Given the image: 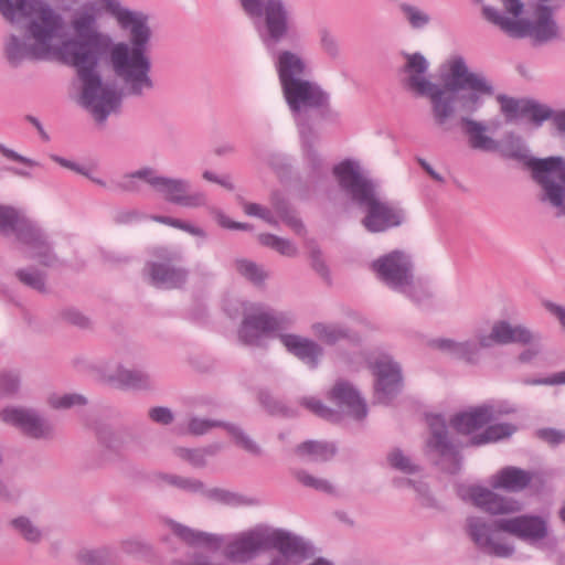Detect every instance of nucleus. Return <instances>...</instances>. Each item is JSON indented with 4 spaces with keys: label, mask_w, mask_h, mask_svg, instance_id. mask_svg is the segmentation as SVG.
I'll return each mask as SVG.
<instances>
[{
    "label": "nucleus",
    "mask_w": 565,
    "mask_h": 565,
    "mask_svg": "<svg viewBox=\"0 0 565 565\" xmlns=\"http://www.w3.org/2000/svg\"><path fill=\"white\" fill-rule=\"evenodd\" d=\"M102 1L120 28L129 30V42L114 43L109 34L100 32L97 9L86 3L74 13L73 35L60 47L62 60L76 70L82 84L81 104L98 122L120 108L124 96L141 97L154 87L148 15L122 8L118 0Z\"/></svg>",
    "instance_id": "nucleus-1"
},
{
    "label": "nucleus",
    "mask_w": 565,
    "mask_h": 565,
    "mask_svg": "<svg viewBox=\"0 0 565 565\" xmlns=\"http://www.w3.org/2000/svg\"><path fill=\"white\" fill-rule=\"evenodd\" d=\"M405 58L401 73L403 86L416 96L428 97L431 115L438 127H444L454 117L456 106L466 114L476 113L481 104V96H493L494 86L481 73L471 72L463 57L457 56L450 63L449 75L440 86L426 77L429 62L419 52H403Z\"/></svg>",
    "instance_id": "nucleus-2"
},
{
    "label": "nucleus",
    "mask_w": 565,
    "mask_h": 565,
    "mask_svg": "<svg viewBox=\"0 0 565 565\" xmlns=\"http://www.w3.org/2000/svg\"><path fill=\"white\" fill-rule=\"evenodd\" d=\"M340 189L361 209L365 210L362 225L370 233H381L399 226L405 220L403 209L377 196L376 184L360 171L358 164L347 159L333 167Z\"/></svg>",
    "instance_id": "nucleus-3"
},
{
    "label": "nucleus",
    "mask_w": 565,
    "mask_h": 565,
    "mask_svg": "<svg viewBox=\"0 0 565 565\" xmlns=\"http://www.w3.org/2000/svg\"><path fill=\"white\" fill-rule=\"evenodd\" d=\"M35 0H14V10L24 17L39 12L36 19L30 20L21 32L25 39H32L28 44L18 35L11 34L4 42V55L12 66H18L24 60L41 61L52 53V42L62 29V18L49 6L38 9Z\"/></svg>",
    "instance_id": "nucleus-4"
},
{
    "label": "nucleus",
    "mask_w": 565,
    "mask_h": 565,
    "mask_svg": "<svg viewBox=\"0 0 565 565\" xmlns=\"http://www.w3.org/2000/svg\"><path fill=\"white\" fill-rule=\"evenodd\" d=\"M565 6V0H537L532 19H510L491 6L482 7V17L512 39L530 38L533 45H543L562 38L555 13Z\"/></svg>",
    "instance_id": "nucleus-5"
},
{
    "label": "nucleus",
    "mask_w": 565,
    "mask_h": 565,
    "mask_svg": "<svg viewBox=\"0 0 565 565\" xmlns=\"http://www.w3.org/2000/svg\"><path fill=\"white\" fill-rule=\"evenodd\" d=\"M502 157L524 163L542 193L540 200L565 214V159L562 157L534 158L521 137L509 135L500 149Z\"/></svg>",
    "instance_id": "nucleus-6"
},
{
    "label": "nucleus",
    "mask_w": 565,
    "mask_h": 565,
    "mask_svg": "<svg viewBox=\"0 0 565 565\" xmlns=\"http://www.w3.org/2000/svg\"><path fill=\"white\" fill-rule=\"evenodd\" d=\"M495 420L494 406L482 404L451 416L450 427L460 435H471L466 446L479 447L511 437L518 427L510 423L489 425Z\"/></svg>",
    "instance_id": "nucleus-7"
},
{
    "label": "nucleus",
    "mask_w": 565,
    "mask_h": 565,
    "mask_svg": "<svg viewBox=\"0 0 565 565\" xmlns=\"http://www.w3.org/2000/svg\"><path fill=\"white\" fill-rule=\"evenodd\" d=\"M427 424L428 435L423 447L424 456L441 471L450 475L458 473L462 462V445L452 437L441 415L428 416Z\"/></svg>",
    "instance_id": "nucleus-8"
},
{
    "label": "nucleus",
    "mask_w": 565,
    "mask_h": 565,
    "mask_svg": "<svg viewBox=\"0 0 565 565\" xmlns=\"http://www.w3.org/2000/svg\"><path fill=\"white\" fill-rule=\"evenodd\" d=\"M266 550L265 531L255 530L230 542L224 550V558H214L195 552L185 559L173 558L169 565H228V562L244 564Z\"/></svg>",
    "instance_id": "nucleus-9"
},
{
    "label": "nucleus",
    "mask_w": 565,
    "mask_h": 565,
    "mask_svg": "<svg viewBox=\"0 0 565 565\" xmlns=\"http://www.w3.org/2000/svg\"><path fill=\"white\" fill-rule=\"evenodd\" d=\"M281 92L294 119L301 127L300 129L310 127L306 124L308 111L316 110L324 115L331 109L330 94L317 82L302 78L281 88Z\"/></svg>",
    "instance_id": "nucleus-10"
},
{
    "label": "nucleus",
    "mask_w": 565,
    "mask_h": 565,
    "mask_svg": "<svg viewBox=\"0 0 565 565\" xmlns=\"http://www.w3.org/2000/svg\"><path fill=\"white\" fill-rule=\"evenodd\" d=\"M292 319L285 312L271 309L246 313L238 329V339L245 345L259 347L263 338L287 329Z\"/></svg>",
    "instance_id": "nucleus-11"
},
{
    "label": "nucleus",
    "mask_w": 565,
    "mask_h": 565,
    "mask_svg": "<svg viewBox=\"0 0 565 565\" xmlns=\"http://www.w3.org/2000/svg\"><path fill=\"white\" fill-rule=\"evenodd\" d=\"M498 523L499 520L487 521L481 516H468L465 530L482 553L498 558H509L514 554L515 548L501 540L499 532L502 531Z\"/></svg>",
    "instance_id": "nucleus-12"
},
{
    "label": "nucleus",
    "mask_w": 565,
    "mask_h": 565,
    "mask_svg": "<svg viewBox=\"0 0 565 565\" xmlns=\"http://www.w3.org/2000/svg\"><path fill=\"white\" fill-rule=\"evenodd\" d=\"M153 255L159 260L146 265L151 284L168 289L181 288L186 282L189 271L174 264L181 259L180 253L157 247L153 249Z\"/></svg>",
    "instance_id": "nucleus-13"
},
{
    "label": "nucleus",
    "mask_w": 565,
    "mask_h": 565,
    "mask_svg": "<svg viewBox=\"0 0 565 565\" xmlns=\"http://www.w3.org/2000/svg\"><path fill=\"white\" fill-rule=\"evenodd\" d=\"M374 403L390 405L401 393L404 379L401 365L390 356H382L372 364Z\"/></svg>",
    "instance_id": "nucleus-14"
},
{
    "label": "nucleus",
    "mask_w": 565,
    "mask_h": 565,
    "mask_svg": "<svg viewBox=\"0 0 565 565\" xmlns=\"http://www.w3.org/2000/svg\"><path fill=\"white\" fill-rule=\"evenodd\" d=\"M151 188L167 202L179 206L195 209L207 205L206 194L191 191V182L186 179L158 175L154 171Z\"/></svg>",
    "instance_id": "nucleus-15"
},
{
    "label": "nucleus",
    "mask_w": 565,
    "mask_h": 565,
    "mask_svg": "<svg viewBox=\"0 0 565 565\" xmlns=\"http://www.w3.org/2000/svg\"><path fill=\"white\" fill-rule=\"evenodd\" d=\"M372 268L382 281L401 292H405L407 284L413 279V264L399 250H394L374 260Z\"/></svg>",
    "instance_id": "nucleus-16"
},
{
    "label": "nucleus",
    "mask_w": 565,
    "mask_h": 565,
    "mask_svg": "<svg viewBox=\"0 0 565 565\" xmlns=\"http://www.w3.org/2000/svg\"><path fill=\"white\" fill-rule=\"evenodd\" d=\"M263 30L258 28L259 35L267 47L278 44L289 30V11L282 0H266L262 7Z\"/></svg>",
    "instance_id": "nucleus-17"
},
{
    "label": "nucleus",
    "mask_w": 565,
    "mask_h": 565,
    "mask_svg": "<svg viewBox=\"0 0 565 565\" xmlns=\"http://www.w3.org/2000/svg\"><path fill=\"white\" fill-rule=\"evenodd\" d=\"M502 532L513 535L527 543L544 540L547 534V522L540 515L522 514L509 519H499Z\"/></svg>",
    "instance_id": "nucleus-18"
},
{
    "label": "nucleus",
    "mask_w": 565,
    "mask_h": 565,
    "mask_svg": "<svg viewBox=\"0 0 565 565\" xmlns=\"http://www.w3.org/2000/svg\"><path fill=\"white\" fill-rule=\"evenodd\" d=\"M1 418L31 438L46 439L53 435L52 425L32 409L6 408L1 412Z\"/></svg>",
    "instance_id": "nucleus-19"
},
{
    "label": "nucleus",
    "mask_w": 565,
    "mask_h": 565,
    "mask_svg": "<svg viewBox=\"0 0 565 565\" xmlns=\"http://www.w3.org/2000/svg\"><path fill=\"white\" fill-rule=\"evenodd\" d=\"M540 340L530 329L522 324L513 326L507 320L495 321L488 335L479 337V344L482 348H490L497 344L516 343L522 345L531 344Z\"/></svg>",
    "instance_id": "nucleus-20"
},
{
    "label": "nucleus",
    "mask_w": 565,
    "mask_h": 565,
    "mask_svg": "<svg viewBox=\"0 0 565 565\" xmlns=\"http://www.w3.org/2000/svg\"><path fill=\"white\" fill-rule=\"evenodd\" d=\"M267 550L275 548L280 555L305 561L315 555L313 546L301 536L284 530L265 531Z\"/></svg>",
    "instance_id": "nucleus-21"
},
{
    "label": "nucleus",
    "mask_w": 565,
    "mask_h": 565,
    "mask_svg": "<svg viewBox=\"0 0 565 565\" xmlns=\"http://www.w3.org/2000/svg\"><path fill=\"white\" fill-rule=\"evenodd\" d=\"M469 495L476 507L492 515L514 513L522 509L518 500L502 497L488 488L471 487Z\"/></svg>",
    "instance_id": "nucleus-22"
},
{
    "label": "nucleus",
    "mask_w": 565,
    "mask_h": 565,
    "mask_svg": "<svg viewBox=\"0 0 565 565\" xmlns=\"http://www.w3.org/2000/svg\"><path fill=\"white\" fill-rule=\"evenodd\" d=\"M329 399L348 415L362 420L367 415V406L358 390L347 381H338L329 393Z\"/></svg>",
    "instance_id": "nucleus-23"
},
{
    "label": "nucleus",
    "mask_w": 565,
    "mask_h": 565,
    "mask_svg": "<svg viewBox=\"0 0 565 565\" xmlns=\"http://www.w3.org/2000/svg\"><path fill=\"white\" fill-rule=\"evenodd\" d=\"M172 534L163 536L161 543L168 553H178L184 545H211L215 539L204 532L194 531L180 523H171Z\"/></svg>",
    "instance_id": "nucleus-24"
},
{
    "label": "nucleus",
    "mask_w": 565,
    "mask_h": 565,
    "mask_svg": "<svg viewBox=\"0 0 565 565\" xmlns=\"http://www.w3.org/2000/svg\"><path fill=\"white\" fill-rule=\"evenodd\" d=\"M275 66L281 88L302 79L308 73V65L305 60L288 50L280 51L277 54Z\"/></svg>",
    "instance_id": "nucleus-25"
},
{
    "label": "nucleus",
    "mask_w": 565,
    "mask_h": 565,
    "mask_svg": "<svg viewBox=\"0 0 565 565\" xmlns=\"http://www.w3.org/2000/svg\"><path fill=\"white\" fill-rule=\"evenodd\" d=\"M286 350L310 367L318 365L323 349L313 340L297 334H278Z\"/></svg>",
    "instance_id": "nucleus-26"
},
{
    "label": "nucleus",
    "mask_w": 565,
    "mask_h": 565,
    "mask_svg": "<svg viewBox=\"0 0 565 565\" xmlns=\"http://www.w3.org/2000/svg\"><path fill=\"white\" fill-rule=\"evenodd\" d=\"M35 225L20 210L0 204V235H14L19 242H22Z\"/></svg>",
    "instance_id": "nucleus-27"
},
{
    "label": "nucleus",
    "mask_w": 565,
    "mask_h": 565,
    "mask_svg": "<svg viewBox=\"0 0 565 565\" xmlns=\"http://www.w3.org/2000/svg\"><path fill=\"white\" fill-rule=\"evenodd\" d=\"M521 117L529 118L535 127H540L544 121L551 119L558 135L565 136V109L554 111L548 106L540 104L534 99L523 98Z\"/></svg>",
    "instance_id": "nucleus-28"
},
{
    "label": "nucleus",
    "mask_w": 565,
    "mask_h": 565,
    "mask_svg": "<svg viewBox=\"0 0 565 565\" xmlns=\"http://www.w3.org/2000/svg\"><path fill=\"white\" fill-rule=\"evenodd\" d=\"M534 473L522 468L508 466L492 477L491 487L507 492H521L532 482Z\"/></svg>",
    "instance_id": "nucleus-29"
},
{
    "label": "nucleus",
    "mask_w": 565,
    "mask_h": 565,
    "mask_svg": "<svg viewBox=\"0 0 565 565\" xmlns=\"http://www.w3.org/2000/svg\"><path fill=\"white\" fill-rule=\"evenodd\" d=\"M21 243L33 250L31 258L36 259L42 266L54 267L61 264L60 258L53 252L52 245L38 225L32 228Z\"/></svg>",
    "instance_id": "nucleus-30"
},
{
    "label": "nucleus",
    "mask_w": 565,
    "mask_h": 565,
    "mask_svg": "<svg viewBox=\"0 0 565 565\" xmlns=\"http://www.w3.org/2000/svg\"><path fill=\"white\" fill-rule=\"evenodd\" d=\"M108 380L122 390L143 391L153 387V381L148 373L124 366H119L114 374L109 375Z\"/></svg>",
    "instance_id": "nucleus-31"
},
{
    "label": "nucleus",
    "mask_w": 565,
    "mask_h": 565,
    "mask_svg": "<svg viewBox=\"0 0 565 565\" xmlns=\"http://www.w3.org/2000/svg\"><path fill=\"white\" fill-rule=\"evenodd\" d=\"M462 132L468 137L469 145L472 149L483 151H494L498 149V142L487 136V126L480 121L463 116L459 120Z\"/></svg>",
    "instance_id": "nucleus-32"
},
{
    "label": "nucleus",
    "mask_w": 565,
    "mask_h": 565,
    "mask_svg": "<svg viewBox=\"0 0 565 565\" xmlns=\"http://www.w3.org/2000/svg\"><path fill=\"white\" fill-rule=\"evenodd\" d=\"M433 344L454 359L461 360L468 364H477L479 361L480 344L473 341L457 342L451 339H437Z\"/></svg>",
    "instance_id": "nucleus-33"
},
{
    "label": "nucleus",
    "mask_w": 565,
    "mask_h": 565,
    "mask_svg": "<svg viewBox=\"0 0 565 565\" xmlns=\"http://www.w3.org/2000/svg\"><path fill=\"white\" fill-rule=\"evenodd\" d=\"M7 527L12 534L31 545L41 544L45 536L39 523L23 514L10 519L7 522Z\"/></svg>",
    "instance_id": "nucleus-34"
},
{
    "label": "nucleus",
    "mask_w": 565,
    "mask_h": 565,
    "mask_svg": "<svg viewBox=\"0 0 565 565\" xmlns=\"http://www.w3.org/2000/svg\"><path fill=\"white\" fill-rule=\"evenodd\" d=\"M270 203L275 212L288 227H290L297 235L302 236L306 234L305 224L299 217H297L295 209L280 192L275 191L271 193Z\"/></svg>",
    "instance_id": "nucleus-35"
},
{
    "label": "nucleus",
    "mask_w": 565,
    "mask_h": 565,
    "mask_svg": "<svg viewBox=\"0 0 565 565\" xmlns=\"http://www.w3.org/2000/svg\"><path fill=\"white\" fill-rule=\"evenodd\" d=\"M153 178L154 169L151 167H143L137 171L126 173L120 180L113 182L110 188L115 191L139 193L141 191L140 181H143L151 186Z\"/></svg>",
    "instance_id": "nucleus-36"
},
{
    "label": "nucleus",
    "mask_w": 565,
    "mask_h": 565,
    "mask_svg": "<svg viewBox=\"0 0 565 565\" xmlns=\"http://www.w3.org/2000/svg\"><path fill=\"white\" fill-rule=\"evenodd\" d=\"M76 558L81 565H120L117 552L107 546L83 548Z\"/></svg>",
    "instance_id": "nucleus-37"
},
{
    "label": "nucleus",
    "mask_w": 565,
    "mask_h": 565,
    "mask_svg": "<svg viewBox=\"0 0 565 565\" xmlns=\"http://www.w3.org/2000/svg\"><path fill=\"white\" fill-rule=\"evenodd\" d=\"M154 481L159 487L169 486L191 493L203 491V482L194 478L160 472L154 475Z\"/></svg>",
    "instance_id": "nucleus-38"
},
{
    "label": "nucleus",
    "mask_w": 565,
    "mask_h": 565,
    "mask_svg": "<svg viewBox=\"0 0 565 565\" xmlns=\"http://www.w3.org/2000/svg\"><path fill=\"white\" fill-rule=\"evenodd\" d=\"M296 454L308 456L311 461H328L335 455V448L327 443L307 440L297 446Z\"/></svg>",
    "instance_id": "nucleus-39"
},
{
    "label": "nucleus",
    "mask_w": 565,
    "mask_h": 565,
    "mask_svg": "<svg viewBox=\"0 0 565 565\" xmlns=\"http://www.w3.org/2000/svg\"><path fill=\"white\" fill-rule=\"evenodd\" d=\"M302 148L305 151L306 159L316 175H319L322 170V159L320 154L313 147L315 142V132L311 127H307L306 129H300Z\"/></svg>",
    "instance_id": "nucleus-40"
},
{
    "label": "nucleus",
    "mask_w": 565,
    "mask_h": 565,
    "mask_svg": "<svg viewBox=\"0 0 565 565\" xmlns=\"http://www.w3.org/2000/svg\"><path fill=\"white\" fill-rule=\"evenodd\" d=\"M17 279L24 286L40 292L46 294V274L35 267L21 268L15 271Z\"/></svg>",
    "instance_id": "nucleus-41"
},
{
    "label": "nucleus",
    "mask_w": 565,
    "mask_h": 565,
    "mask_svg": "<svg viewBox=\"0 0 565 565\" xmlns=\"http://www.w3.org/2000/svg\"><path fill=\"white\" fill-rule=\"evenodd\" d=\"M315 334L327 344H334L350 337V330L341 324L317 322L312 326Z\"/></svg>",
    "instance_id": "nucleus-42"
},
{
    "label": "nucleus",
    "mask_w": 565,
    "mask_h": 565,
    "mask_svg": "<svg viewBox=\"0 0 565 565\" xmlns=\"http://www.w3.org/2000/svg\"><path fill=\"white\" fill-rule=\"evenodd\" d=\"M120 547L124 553L137 558L150 559L154 556L152 545L140 537L124 540Z\"/></svg>",
    "instance_id": "nucleus-43"
},
{
    "label": "nucleus",
    "mask_w": 565,
    "mask_h": 565,
    "mask_svg": "<svg viewBox=\"0 0 565 565\" xmlns=\"http://www.w3.org/2000/svg\"><path fill=\"white\" fill-rule=\"evenodd\" d=\"M199 493H201L204 498H206L211 501L218 502V503L226 504V505L236 507V505L244 504L246 502L245 499L236 492H232L230 490L222 489V488L206 489L204 484H203V491H199Z\"/></svg>",
    "instance_id": "nucleus-44"
},
{
    "label": "nucleus",
    "mask_w": 565,
    "mask_h": 565,
    "mask_svg": "<svg viewBox=\"0 0 565 565\" xmlns=\"http://www.w3.org/2000/svg\"><path fill=\"white\" fill-rule=\"evenodd\" d=\"M258 241L262 245L269 247L287 257H294L298 253L297 247L289 239L276 236L274 234H259Z\"/></svg>",
    "instance_id": "nucleus-45"
},
{
    "label": "nucleus",
    "mask_w": 565,
    "mask_h": 565,
    "mask_svg": "<svg viewBox=\"0 0 565 565\" xmlns=\"http://www.w3.org/2000/svg\"><path fill=\"white\" fill-rule=\"evenodd\" d=\"M319 45L321 51L332 61L341 57V47L337 35L328 28L318 30Z\"/></svg>",
    "instance_id": "nucleus-46"
},
{
    "label": "nucleus",
    "mask_w": 565,
    "mask_h": 565,
    "mask_svg": "<svg viewBox=\"0 0 565 565\" xmlns=\"http://www.w3.org/2000/svg\"><path fill=\"white\" fill-rule=\"evenodd\" d=\"M218 449V446H209L203 449L178 448L177 455L192 466L201 468L206 465V456L215 455Z\"/></svg>",
    "instance_id": "nucleus-47"
},
{
    "label": "nucleus",
    "mask_w": 565,
    "mask_h": 565,
    "mask_svg": "<svg viewBox=\"0 0 565 565\" xmlns=\"http://www.w3.org/2000/svg\"><path fill=\"white\" fill-rule=\"evenodd\" d=\"M404 294L417 306L429 303L434 297L430 287L426 282L414 281V278L407 284Z\"/></svg>",
    "instance_id": "nucleus-48"
},
{
    "label": "nucleus",
    "mask_w": 565,
    "mask_h": 565,
    "mask_svg": "<svg viewBox=\"0 0 565 565\" xmlns=\"http://www.w3.org/2000/svg\"><path fill=\"white\" fill-rule=\"evenodd\" d=\"M387 461L392 468L406 475H415L422 470L420 466L414 463L399 448L387 455Z\"/></svg>",
    "instance_id": "nucleus-49"
},
{
    "label": "nucleus",
    "mask_w": 565,
    "mask_h": 565,
    "mask_svg": "<svg viewBox=\"0 0 565 565\" xmlns=\"http://www.w3.org/2000/svg\"><path fill=\"white\" fill-rule=\"evenodd\" d=\"M258 401L270 415L284 417L295 415L294 411L289 409L281 401L274 397L267 390L259 391Z\"/></svg>",
    "instance_id": "nucleus-50"
},
{
    "label": "nucleus",
    "mask_w": 565,
    "mask_h": 565,
    "mask_svg": "<svg viewBox=\"0 0 565 565\" xmlns=\"http://www.w3.org/2000/svg\"><path fill=\"white\" fill-rule=\"evenodd\" d=\"M129 435L125 431H113L110 429H100L98 431V440L107 449L120 452L126 448Z\"/></svg>",
    "instance_id": "nucleus-51"
},
{
    "label": "nucleus",
    "mask_w": 565,
    "mask_h": 565,
    "mask_svg": "<svg viewBox=\"0 0 565 565\" xmlns=\"http://www.w3.org/2000/svg\"><path fill=\"white\" fill-rule=\"evenodd\" d=\"M224 429L233 436L236 445L242 447L244 450L256 456L260 455L262 450L259 446L250 439L241 427L235 424L226 423Z\"/></svg>",
    "instance_id": "nucleus-52"
},
{
    "label": "nucleus",
    "mask_w": 565,
    "mask_h": 565,
    "mask_svg": "<svg viewBox=\"0 0 565 565\" xmlns=\"http://www.w3.org/2000/svg\"><path fill=\"white\" fill-rule=\"evenodd\" d=\"M294 476L297 479L298 482H300L302 486L307 488H312L317 491L324 492V493H333L334 488L333 486L326 479L316 478L308 473L306 470L299 469L294 471Z\"/></svg>",
    "instance_id": "nucleus-53"
},
{
    "label": "nucleus",
    "mask_w": 565,
    "mask_h": 565,
    "mask_svg": "<svg viewBox=\"0 0 565 565\" xmlns=\"http://www.w3.org/2000/svg\"><path fill=\"white\" fill-rule=\"evenodd\" d=\"M236 270L246 279L255 285H260L266 278L265 273L254 262L247 259H237L235 262Z\"/></svg>",
    "instance_id": "nucleus-54"
},
{
    "label": "nucleus",
    "mask_w": 565,
    "mask_h": 565,
    "mask_svg": "<svg viewBox=\"0 0 565 565\" xmlns=\"http://www.w3.org/2000/svg\"><path fill=\"white\" fill-rule=\"evenodd\" d=\"M300 404L323 419L335 422L340 418V415L337 411L327 407L320 399L315 397H303L301 398Z\"/></svg>",
    "instance_id": "nucleus-55"
},
{
    "label": "nucleus",
    "mask_w": 565,
    "mask_h": 565,
    "mask_svg": "<svg viewBox=\"0 0 565 565\" xmlns=\"http://www.w3.org/2000/svg\"><path fill=\"white\" fill-rule=\"evenodd\" d=\"M399 9L413 29H422L430 21V17L415 6L401 3Z\"/></svg>",
    "instance_id": "nucleus-56"
},
{
    "label": "nucleus",
    "mask_w": 565,
    "mask_h": 565,
    "mask_svg": "<svg viewBox=\"0 0 565 565\" xmlns=\"http://www.w3.org/2000/svg\"><path fill=\"white\" fill-rule=\"evenodd\" d=\"M497 100L501 106V111L505 116L507 121H512L518 116H521L523 99H516L504 94H500L497 96Z\"/></svg>",
    "instance_id": "nucleus-57"
},
{
    "label": "nucleus",
    "mask_w": 565,
    "mask_h": 565,
    "mask_svg": "<svg viewBox=\"0 0 565 565\" xmlns=\"http://www.w3.org/2000/svg\"><path fill=\"white\" fill-rule=\"evenodd\" d=\"M226 422L214 420V419H202L193 417L190 419L188 429L189 433L195 436L204 435L215 427L225 428Z\"/></svg>",
    "instance_id": "nucleus-58"
},
{
    "label": "nucleus",
    "mask_w": 565,
    "mask_h": 565,
    "mask_svg": "<svg viewBox=\"0 0 565 565\" xmlns=\"http://www.w3.org/2000/svg\"><path fill=\"white\" fill-rule=\"evenodd\" d=\"M50 405L55 409H66L75 405H85L86 398L81 394L53 395L49 399Z\"/></svg>",
    "instance_id": "nucleus-59"
},
{
    "label": "nucleus",
    "mask_w": 565,
    "mask_h": 565,
    "mask_svg": "<svg viewBox=\"0 0 565 565\" xmlns=\"http://www.w3.org/2000/svg\"><path fill=\"white\" fill-rule=\"evenodd\" d=\"M60 317L63 321L81 329H87L90 327L89 318L84 316L79 310L75 308L63 309L60 312Z\"/></svg>",
    "instance_id": "nucleus-60"
},
{
    "label": "nucleus",
    "mask_w": 565,
    "mask_h": 565,
    "mask_svg": "<svg viewBox=\"0 0 565 565\" xmlns=\"http://www.w3.org/2000/svg\"><path fill=\"white\" fill-rule=\"evenodd\" d=\"M211 214L215 217L220 226L228 230H241V231H250L253 230V225L249 223H241L230 220L221 210L216 207H211Z\"/></svg>",
    "instance_id": "nucleus-61"
},
{
    "label": "nucleus",
    "mask_w": 565,
    "mask_h": 565,
    "mask_svg": "<svg viewBox=\"0 0 565 565\" xmlns=\"http://www.w3.org/2000/svg\"><path fill=\"white\" fill-rule=\"evenodd\" d=\"M244 12L254 20L255 25L262 20V7L265 6L266 0H239Z\"/></svg>",
    "instance_id": "nucleus-62"
},
{
    "label": "nucleus",
    "mask_w": 565,
    "mask_h": 565,
    "mask_svg": "<svg viewBox=\"0 0 565 565\" xmlns=\"http://www.w3.org/2000/svg\"><path fill=\"white\" fill-rule=\"evenodd\" d=\"M148 416L153 423L160 425H170L174 419L172 411L164 406H156L150 408Z\"/></svg>",
    "instance_id": "nucleus-63"
},
{
    "label": "nucleus",
    "mask_w": 565,
    "mask_h": 565,
    "mask_svg": "<svg viewBox=\"0 0 565 565\" xmlns=\"http://www.w3.org/2000/svg\"><path fill=\"white\" fill-rule=\"evenodd\" d=\"M536 436L552 446H556L565 441V431L554 428L539 429L536 431Z\"/></svg>",
    "instance_id": "nucleus-64"
}]
</instances>
